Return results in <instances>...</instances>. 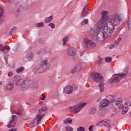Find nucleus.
Instances as JSON below:
<instances>
[{"instance_id": "obj_1", "label": "nucleus", "mask_w": 131, "mask_h": 131, "mask_svg": "<svg viewBox=\"0 0 131 131\" xmlns=\"http://www.w3.org/2000/svg\"><path fill=\"white\" fill-rule=\"evenodd\" d=\"M96 27L91 28L89 34L91 37L98 41H103L106 38L113 37L118 32V30L113 26H106L96 24Z\"/></svg>"}, {"instance_id": "obj_2", "label": "nucleus", "mask_w": 131, "mask_h": 131, "mask_svg": "<svg viewBox=\"0 0 131 131\" xmlns=\"http://www.w3.org/2000/svg\"><path fill=\"white\" fill-rule=\"evenodd\" d=\"M108 11H102L101 12V17L99 21L97 23V25H102V26H113L115 27L119 25L122 21L119 14H115L113 16L107 17Z\"/></svg>"}, {"instance_id": "obj_3", "label": "nucleus", "mask_w": 131, "mask_h": 131, "mask_svg": "<svg viewBox=\"0 0 131 131\" xmlns=\"http://www.w3.org/2000/svg\"><path fill=\"white\" fill-rule=\"evenodd\" d=\"M14 83L17 86L22 85L21 90L23 92H25L31 88V89H38V85L37 82H33L32 81H26L22 78L21 76L17 75L14 77Z\"/></svg>"}, {"instance_id": "obj_4", "label": "nucleus", "mask_w": 131, "mask_h": 131, "mask_svg": "<svg viewBox=\"0 0 131 131\" xmlns=\"http://www.w3.org/2000/svg\"><path fill=\"white\" fill-rule=\"evenodd\" d=\"M47 110H48V108L43 106L38 111L35 118L30 123V127H34V126H37L40 123L42 117L45 116V114L42 113V112L47 111Z\"/></svg>"}, {"instance_id": "obj_5", "label": "nucleus", "mask_w": 131, "mask_h": 131, "mask_svg": "<svg viewBox=\"0 0 131 131\" xmlns=\"http://www.w3.org/2000/svg\"><path fill=\"white\" fill-rule=\"evenodd\" d=\"M123 76H125V74H114L111 78L108 80V83L110 84H113L114 83H116L117 82H119Z\"/></svg>"}, {"instance_id": "obj_6", "label": "nucleus", "mask_w": 131, "mask_h": 131, "mask_svg": "<svg viewBox=\"0 0 131 131\" xmlns=\"http://www.w3.org/2000/svg\"><path fill=\"white\" fill-rule=\"evenodd\" d=\"M86 105V103H81V104H77L73 106H70L69 107V110L72 112V113H74V114H77V113H79V112L83 109V107Z\"/></svg>"}, {"instance_id": "obj_7", "label": "nucleus", "mask_w": 131, "mask_h": 131, "mask_svg": "<svg viewBox=\"0 0 131 131\" xmlns=\"http://www.w3.org/2000/svg\"><path fill=\"white\" fill-rule=\"evenodd\" d=\"M39 67L40 68V70L42 71V73L46 72L51 68V64H50L48 59H45L41 62Z\"/></svg>"}, {"instance_id": "obj_8", "label": "nucleus", "mask_w": 131, "mask_h": 131, "mask_svg": "<svg viewBox=\"0 0 131 131\" xmlns=\"http://www.w3.org/2000/svg\"><path fill=\"white\" fill-rule=\"evenodd\" d=\"M90 77L94 82H100L103 80V76L98 72H92L90 73Z\"/></svg>"}, {"instance_id": "obj_9", "label": "nucleus", "mask_w": 131, "mask_h": 131, "mask_svg": "<svg viewBox=\"0 0 131 131\" xmlns=\"http://www.w3.org/2000/svg\"><path fill=\"white\" fill-rule=\"evenodd\" d=\"M77 90V86L75 84H73L72 86L68 85L64 88L63 91L67 95H72L73 93V91H76Z\"/></svg>"}, {"instance_id": "obj_10", "label": "nucleus", "mask_w": 131, "mask_h": 131, "mask_svg": "<svg viewBox=\"0 0 131 131\" xmlns=\"http://www.w3.org/2000/svg\"><path fill=\"white\" fill-rule=\"evenodd\" d=\"M83 40L86 46V49H94V48H96L97 46V44H96V43L86 37L84 38Z\"/></svg>"}, {"instance_id": "obj_11", "label": "nucleus", "mask_w": 131, "mask_h": 131, "mask_svg": "<svg viewBox=\"0 0 131 131\" xmlns=\"http://www.w3.org/2000/svg\"><path fill=\"white\" fill-rule=\"evenodd\" d=\"M67 53L70 56H74L76 54V49L73 47H70L68 48Z\"/></svg>"}, {"instance_id": "obj_12", "label": "nucleus", "mask_w": 131, "mask_h": 131, "mask_svg": "<svg viewBox=\"0 0 131 131\" xmlns=\"http://www.w3.org/2000/svg\"><path fill=\"white\" fill-rule=\"evenodd\" d=\"M115 104L119 109H122L124 107V105L122 103V99L120 98L117 99Z\"/></svg>"}, {"instance_id": "obj_13", "label": "nucleus", "mask_w": 131, "mask_h": 131, "mask_svg": "<svg viewBox=\"0 0 131 131\" xmlns=\"http://www.w3.org/2000/svg\"><path fill=\"white\" fill-rule=\"evenodd\" d=\"M16 117L15 115L12 116V119L11 121H10L9 124L7 125V127H8V128L14 127V126H15V124H16V122H15V118Z\"/></svg>"}, {"instance_id": "obj_14", "label": "nucleus", "mask_w": 131, "mask_h": 131, "mask_svg": "<svg viewBox=\"0 0 131 131\" xmlns=\"http://www.w3.org/2000/svg\"><path fill=\"white\" fill-rule=\"evenodd\" d=\"M121 39L122 38L121 37H118L116 39V41L110 46V49H113V48H115V47H117V46L119 45V42L121 41Z\"/></svg>"}, {"instance_id": "obj_15", "label": "nucleus", "mask_w": 131, "mask_h": 131, "mask_svg": "<svg viewBox=\"0 0 131 131\" xmlns=\"http://www.w3.org/2000/svg\"><path fill=\"white\" fill-rule=\"evenodd\" d=\"M110 102L108 101V99H105L101 101L100 103V107H107L109 105Z\"/></svg>"}, {"instance_id": "obj_16", "label": "nucleus", "mask_w": 131, "mask_h": 131, "mask_svg": "<svg viewBox=\"0 0 131 131\" xmlns=\"http://www.w3.org/2000/svg\"><path fill=\"white\" fill-rule=\"evenodd\" d=\"M107 99L110 103H113V102H116V101H117V99H116V96L113 95H108L107 96Z\"/></svg>"}, {"instance_id": "obj_17", "label": "nucleus", "mask_w": 131, "mask_h": 131, "mask_svg": "<svg viewBox=\"0 0 131 131\" xmlns=\"http://www.w3.org/2000/svg\"><path fill=\"white\" fill-rule=\"evenodd\" d=\"M26 58L28 60V61L32 60L33 58V53L31 52V51L27 52L26 54Z\"/></svg>"}, {"instance_id": "obj_18", "label": "nucleus", "mask_w": 131, "mask_h": 131, "mask_svg": "<svg viewBox=\"0 0 131 131\" xmlns=\"http://www.w3.org/2000/svg\"><path fill=\"white\" fill-rule=\"evenodd\" d=\"M87 14H88V9H86V6H85L83 8V9L81 13V15H80L81 18H84V17H85L86 15H87Z\"/></svg>"}, {"instance_id": "obj_19", "label": "nucleus", "mask_w": 131, "mask_h": 131, "mask_svg": "<svg viewBox=\"0 0 131 131\" xmlns=\"http://www.w3.org/2000/svg\"><path fill=\"white\" fill-rule=\"evenodd\" d=\"M90 115H94L97 113V108L95 107H91L89 110Z\"/></svg>"}, {"instance_id": "obj_20", "label": "nucleus", "mask_w": 131, "mask_h": 131, "mask_svg": "<svg viewBox=\"0 0 131 131\" xmlns=\"http://www.w3.org/2000/svg\"><path fill=\"white\" fill-rule=\"evenodd\" d=\"M127 111H128V108L127 107V103L125 102L124 103V107H123L121 114H126Z\"/></svg>"}, {"instance_id": "obj_21", "label": "nucleus", "mask_w": 131, "mask_h": 131, "mask_svg": "<svg viewBox=\"0 0 131 131\" xmlns=\"http://www.w3.org/2000/svg\"><path fill=\"white\" fill-rule=\"evenodd\" d=\"M14 88V84L12 82H9L6 85V89L8 91H12Z\"/></svg>"}, {"instance_id": "obj_22", "label": "nucleus", "mask_w": 131, "mask_h": 131, "mask_svg": "<svg viewBox=\"0 0 131 131\" xmlns=\"http://www.w3.org/2000/svg\"><path fill=\"white\" fill-rule=\"evenodd\" d=\"M33 73L37 74V73H42V71L40 70V68L39 67L38 68H35L33 70Z\"/></svg>"}, {"instance_id": "obj_23", "label": "nucleus", "mask_w": 131, "mask_h": 131, "mask_svg": "<svg viewBox=\"0 0 131 131\" xmlns=\"http://www.w3.org/2000/svg\"><path fill=\"white\" fill-rule=\"evenodd\" d=\"M53 16H50L45 19V23H50V22H52V20H53Z\"/></svg>"}, {"instance_id": "obj_24", "label": "nucleus", "mask_w": 131, "mask_h": 131, "mask_svg": "<svg viewBox=\"0 0 131 131\" xmlns=\"http://www.w3.org/2000/svg\"><path fill=\"white\" fill-rule=\"evenodd\" d=\"M68 39H69V38L67 36H65L63 38V46H66V45H67V41H68Z\"/></svg>"}, {"instance_id": "obj_25", "label": "nucleus", "mask_w": 131, "mask_h": 131, "mask_svg": "<svg viewBox=\"0 0 131 131\" xmlns=\"http://www.w3.org/2000/svg\"><path fill=\"white\" fill-rule=\"evenodd\" d=\"M25 68L23 67H20L19 68L17 69L16 71V72L17 74H19L20 72H22V71H24L25 70Z\"/></svg>"}, {"instance_id": "obj_26", "label": "nucleus", "mask_w": 131, "mask_h": 131, "mask_svg": "<svg viewBox=\"0 0 131 131\" xmlns=\"http://www.w3.org/2000/svg\"><path fill=\"white\" fill-rule=\"evenodd\" d=\"M99 88L100 92H101V93H103V92H104V84L102 83H100L99 85Z\"/></svg>"}, {"instance_id": "obj_27", "label": "nucleus", "mask_w": 131, "mask_h": 131, "mask_svg": "<svg viewBox=\"0 0 131 131\" xmlns=\"http://www.w3.org/2000/svg\"><path fill=\"white\" fill-rule=\"evenodd\" d=\"M63 123L66 124L67 123H69L70 124H71L72 123V120L71 119H69L68 118H66L64 120Z\"/></svg>"}, {"instance_id": "obj_28", "label": "nucleus", "mask_w": 131, "mask_h": 131, "mask_svg": "<svg viewBox=\"0 0 131 131\" xmlns=\"http://www.w3.org/2000/svg\"><path fill=\"white\" fill-rule=\"evenodd\" d=\"M43 26H45V24L43 23L36 24V27H37V28H38V27L40 28L41 27H43Z\"/></svg>"}, {"instance_id": "obj_29", "label": "nucleus", "mask_w": 131, "mask_h": 131, "mask_svg": "<svg viewBox=\"0 0 131 131\" xmlns=\"http://www.w3.org/2000/svg\"><path fill=\"white\" fill-rule=\"evenodd\" d=\"M10 50H11V48H10V47H9V46H6L4 47V50L3 52H4V53H7Z\"/></svg>"}, {"instance_id": "obj_30", "label": "nucleus", "mask_w": 131, "mask_h": 131, "mask_svg": "<svg viewBox=\"0 0 131 131\" xmlns=\"http://www.w3.org/2000/svg\"><path fill=\"white\" fill-rule=\"evenodd\" d=\"M103 125L106 127H110V123L107 121L103 120Z\"/></svg>"}, {"instance_id": "obj_31", "label": "nucleus", "mask_w": 131, "mask_h": 131, "mask_svg": "<svg viewBox=\"0 0 131 131\" xmlns=\"http://www.w3.org/2000/svg\"><path fill=\"white\" fill-rule=\"evenodd\" d=\"M88 23H89V19H85L81 23V26H83V25H85V24H88Z\"/></svg>"}, {"instance_id": "obj_32", "label": "nucleus", "mask_w": 131, "mask_h": 131, "mask_svg": "<svg viewBox=\"0 0 131 131\" xmlns=\"http://www.w3.org/2000/svg\"><path fill=\"white\" fill-rule=\"evenodd\" d=\"M97 126H103L104 125V120H101L96 124Z\"/></svg>"}, {"instance_id": "obj_33", "label": "nucleus", "mask_w": 131, "mask_h": 131, "mask_svg": "<svg viewBox=\"0 0 131 131\" xmlns=\"http://www.w3.org/2000/svg\"><path fill=\"white\" fill-rule=\"evenodd\" d=\"M16 30H17V28L16 27H14L12 29L11 31L10 32V35H13V34L14 32H16Z\"/></svg>"}, {"instance_id": "obj_34", "label": "nucleus", "mask_w": 131, "mask_h": 131, "mask_svg": "<svg viewBox=\"0 0 131 131\" xmlns=\"http://www.w3.org/2000/svg\"><path fill=\"white\" fill-rule=\"evenodd\" d=\"M65 128L67 131H73V128L71 126H67Z\"/></svg>"}, {"instance_id": "obj_35", "label": "nucleus", "mask_w": 131, "mask_h": 131, "mask_svg": "<svg viewBox=\"0 0 131 131\" xmlns=\"http://www.w3.org/2000/svg\"><path fill=\"white\" fill-rule=\"evenodd\" d=\"M105 61L107 63H110L112 61V58L111 57H106L105 59Z\"/></svg>"}, {"instance_id": "obj_36", "label": "nucleus", "mask_w": 131, "mask_h": 131, "mask_svg": "<svg viewBox=\"0 0 131 131\" xmlns=\"http://www.w3.org/2000/svg\"><path fill=\"white\" fill-rule=\"evenodd\" d=\"M15 113L18 115H22V114H23V112L21 110H19L18 111H16Z\"/></svg>"}, {"instance_id": "obj_37", "label": "nucleus", "mask_w": 131, "mask_h": 131, "mask_svg": "<svg viewBox=\"0 0 131 131\" xmlns=\"http://www.w3.org/2000/svg\"><path fill=\"white\" fill-rule=\"evenodd\" d=\"M76 72H77V68H76V67L74 68L71 71L72 74H74V73H76Z\"/></svg>"}, {"instance_id": "obj_38", "label": "nucleus", "mask_w": 131, "mask_h": 131, "mask_svg": "<svg viewBox=\"0 0 131 131\" xmlns=\"http://www.w3.org/2000/svg\"><path fill=\"white\" fill-rule=\"evenodd\" d=\"M4 14V9L2 7L0 6V18L3 16V14Z\"/></svg>"}, {"instance_id": "obj_39", "label": "nucleus", "mask_w": 131, "mask_h": 131, "mask_svg": "<svg viewBox=\"0 0 131 131\" xmlns=\"http://www.w3.org/2000/svg\"><path fill=\"white\" fill-rule=\"evenodd\" d=\"M40 99L41 101H45V100H46V95L43 94H41L40 96Z\"/></svg>"}, {"instance_id": "obj_40", "label": "nucleus", "mask_w": 131, "mask_h": 131, "mask_svg": "<svg viewBox=\"0 0 131 131\" xmlns=\"http://www.w3.org/2000/svg\"><path fill=\"white\" fill-rule=\"evenodd\" d=\"M48 26H50V27L53 29L55 28V24H54V23H50L48 25Z\"/></svg>"}, {"instance_id": "obj_41", "label": "nucleus", "mask_w": 131, "mask_h": 131, "mask_svg": "<svg viewBox=\"0 0 131 131\" xmlns=\"http://www.w3.org/2000/svg\"><path fill=\"white\" fill-rule=\"evenodd\" d=\"M4 50H5V46L3 45H0V51L4 52Z\"/></svg>"}, {"instance_id": "obj_42", "label": "nucleus", "mask_w": 131, "mask_h": 131, "mask_svg": "<svg viewBox=\"0 0 131 131\" xmlns=\"http://www.w3.org/2000/svg\"><path fill=\"white\" fill-rule=\"evenodd\" d=\"M14 73L13 72H9L8 74V77H11V76H13Z\"/></svg>"}, {"instance_id": "obj_43", "label": "nucleus", "mask_w": 131, "mask_h": 131, "mask_svg": "<svg viewBox=\"0 0 131 131\" xmlns=\"http://www.w3.org/2000/svg\"><path fill=\"white\" fill-rule=\"evenodd\" d=\"M77 131H84V128L82 127H79Z\"/></svg>"}, {"instance_id": "obj_44", "label": "nucleus", "mask_w": 131, "mask_h": 131, "mask_svg": "<svg viewBox=\"0 0 131 131\" xmlns=\"http://www.w3.org/2000/svg\"><path fill=\"white\" fill-rule=\"evenodd\" d=\"M98 65H102V64H103V59H101L100 60H99L98 61Z\"/></svg>"}, {"instance_id": "obj_45", "label": "nucleus", "mask_w": 131, "mask_h": 131, "mask_svg": "<svg viewBox=\"0 0 131 131\" xmlns=\"http://www.w3.org/2000/svg\"><path fill=\"white\" fill-rule=\"evenodd\" d=\"M93 127H94V126L93 125H91L89 127V131H93Z\"/></svg>"}, {"instance_id": "obj_46", "label": "nucleus", "mask_w": 131, "mask_h": 131, "mask_svg": "<svg viewBox=\"0 0 131 131\" xmlns=\"http://www.w3.org/2000/svg\"><path fill=\"white\" fill-rule=\"evenodd\" d=\"M130 27H129V24H127V26L126 27V30H129Z\"/></svg>"}, {"instance_id": "obj_47", "label": "nucleus", "mask_w": 131, "mask_h": 131, "mask_svg": "<svg viewBox=\"0 0 131 131\" xmlns=\"http://www.w3.org/2000/svg\"><path fill=\"white\" fill-rule=\"evenodd\" d=\"M22 10V8H21V7H19L17 10V12H18V13H19V12H20V11H21Z\"/></svg>"}, {"instance_id": "obj_48", "label": "nucleus", "mask_w": 131, "mask_h": 131, "mask_svg": "<svg viewBox=\"0 0 131 131\" xmlns=\"http://www.w3.org/2000/svg\"><path fill=\"white\" fill-rule=\"evenodd\" d=\"M51 79H52V80H55V78H56V77H55V76H51L50 77Z\"/></svg>"}, {"instance_id": "obj_49", "label": "nucleus", "mask_w": 131, "mask_h": 131, "mask_svg": "<svg viewBox=\"0 0 131 131\" xmlns=\"http://www.w3.org/2000/svg\"><path fill=\"white\" fill-rule=\"evenodd\" d=\"M84 54V52H82L80 53V57H81L82 56V55H83Z\"/></svg>"}, {"instance_id": "obj_50", "label": "nucleus", "mask_w": 131, "mask_h": 131, "mask_svg": "<svg viewBox=\"0 0 131 131\" xmlns=\"http://www.w3.org/2000/svg\"><path fill=\"white\" fill-rule=\"evenodd\" d=\"M3 22H4V20L3 19H0V24H2Z\"/></svg>"}, {"instance_id": "obj_51", "label": "nucleus", "mask_w": 131, "mask_h": 131, "mask_svg": "<svg viewBox=\"0 0 131 131\" xmlns=\"http://www.w3.org/2000/svg\"><path fill=\"white\" fill-rule=\"evenodd\" d=\"M27 9H28V7H24V10H27Z\"/></svg>"}, {"instance_id": "obj_52", "label": "nucleus", "mask_w": 131, "mask_h": 131, "mask_svg": "<svg viewBox=\"0 0 131 131\" xmlns=\"http://www.w3.org/2000/svg\"><path fill=\"white\" fill-rule=\"evenodd\" d=\"M8 3H11V0H8Z\"/></svg>"}, {"instance_id": "obj_53", "label": "nucleus", "mask_w": 131, "mask_h": 131, "mask_svg": "<svg viewBox=\"0 0 131 131\" xmlns=\"http://www.w3.org/2000/svg\"><path fill=\"white\" fill-rule=\"evenodd\" d=\"M2 84H3V82H0V85H2Z\"/></svg>"}, {"instance_id": "obj_54", "label": "nucleus", "mask_w": 131, "mask_h": 131, "mask_svg": "<svg viewBox=\"0 0 131 131\" xmlns=\"http://www.w3.org/2000/svg\"><path fill=\"white\" fill-rule=\"evenodd\" d=\"M2 74V72L0 71V75Z\"/></svg>"}, {"instance_id": "obj_55", "label": "nucleus", "mask_w": 131, "mask_h": 131, "mask_svg": "<svg viewBox=\"0 0 131 131\" xmlns=\"http://www.w3.org/2000/svg\"><path fill=\"white\" fill-rule=\"evenodd\" d=\"M87 2H89V0H87Z\"/></svg>"}, {"instance_id": "obj_56", "label": "nucleus", "mask_w": 131, "mask_h": 131, "mask_svg": "<svg viewBox=\"0 0 131 131\" xmlns=\"http://www.w3.org/2000/svg\"><path fill=\"white\" fill-rule=\"evenodd\" d=\"M77 1H80V0H77Z\"/></svg>"}]
</instances>
